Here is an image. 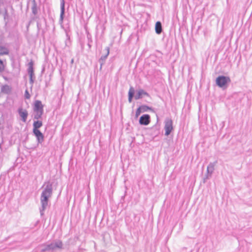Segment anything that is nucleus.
<instances>
[{
    "label": "nucleus",
    "mask_w": 252,
    "mask_h": 252,
    "mask_svg": "<svg viewBox=\"0 0 252 252\" xmlns=\"http://www.w3.org/2000/svg\"><path fill=\"white\" fill-rule=\"evenodd\" d=\"M53 186L50 182H48L43 188L40 196V202L41 207L40 208V213L41 216L44 215V211L47 208L48 205L49 199L52 195Z\"/></svg>",
    "instance_id": "1"
},
{
    "label": "nucleus",
    "mask_w": 252,
    "mask_h": 252,
    "mask_svg": "<svg viewBox=\"0 0 252 252\" xmlns=\"http://www.w3.org/2000/svg\"><path fill=\"white\" fill-rule=\"evenodd\" d=\"M42 122L37 120L34 121L33 123V133L36 137L38 143L41 144L44 139V136L43 133L39 130V128L42 126Z\"/></svg>",
    "instance_id": "2"
},
{
    "label": "nucleus",
    "mask_w": 252,
    "mask_h": 252,
    "mask_svg": "<svg viewBox=\"0 0 252 252\" xmlns=\"http://www.w3.org/2000/svg\"><path fill=\"white\" fill-rule=\"evenodd\" d=\"M63 244L60 240L54 241L50 244L44 245L42 246L41 252L53 251L57 249H62Z\"/></svg>",
    "instance_id": "3"
},
{
    "label": "nucleus",
    "mask_w": 252,
    "mask_h": 252,
    "mask_svg": "<svg viewBox=\"0 0 252 252\" xmlns=\"http://www.w3.org/2000/svg\"><path fill=\"white\" fill-rule=\"evenodd\" d=\"M231 82L230 78L228 76L220 75L219 76L216 80V84L221 88H226L228 84Z\"/></svg>",
    "instance_id": "4"
},
{
    "label": "nucleus",
    "mask_w": 252,
    "mask_h": 252,
    "mask_svg": "<svg viewBox=\"0 0 252 252\" xmlns=\"http://www.w3.org/2000/svg\"><path fill=\"white\" fill-rule=\"evenodd\" d=\"M164 124L165 135L168 136L173 129V121L170 118H166Z\"/></svg>",
    "instance_id": "5"
},
{
    "label": "nucleus",
    "mask_w": 252,
    "mask_h": 252,
    "mask_svg": "<svg viewBox=\"0 0 252 252\" xmlns=\"http://www.w3.org/2000/svg\"><path fill=\"white\" fill-rule=\"evenodd\" d=\"M217 163V161L214 162H210L207 168V175H206L205 178L204 179V183L206 181L205 180L209 179V176L211 177L214 170V167Z\"/></svg>",
    "instance_id": "6"
},
{
    "label": "nucleus",
    "mask_w": 252,
    "mask_h": 252,
    "mask_svg": "<svg viewBox=\"0 0 252 252\" xmlns=\"http://www.w3.org/2000/svg\"><path fill=\"white\" fill-rule=\"evenodd\" d=\"M139 123L141 125L147 126L150 123V116L148 114L142 115L139 119Z\"/></svg>",
    "instance_id": "7"
},
{
    "label": "nucleus",
    "mask_w": 252,
    "mask_h": 252,
    "mask_svg": "<svg viewBox=\"0 0 252 252\" xmlns=\"http://www.w3.org/2000/svg\"><path fill=\"white\" fill-rule=\"evenodd\" d=\"M18 113L21 118V120L24 123L26 122L28 116V111L20 107L18 109Z\"/></svg>",
    "instance_id": "8"
},
{
    "label": "nucleus",
    "mask_w": 252,
    "mask_h": 252,
    "mask_svg": "<svg viewBox=\"0 0 252 252\" xmlns=\"http://www.w3.org/2000/svg\"><path fill=\"white\" fill-rule=\"evenodd\" d=\"M65 13V1L64 0H61V13L60 16L59 22L61 24L63 23L64 15Z\"/></svg>",
    "instance_id": "9"
},
{
    "label": "nucleus",
    "mask_w": 252,
    "mask_h": 252,
    "mask_svg": "<svg viewBox=\"0 0 252 252\" xmlns=\"http://www.w3.org/2000/svg\"><path fill=\"white\" fill-rule=\"evenodd\" d=\"M33 109V111L43 112V105L42 104L41 101L38 100H35Z\"/></svg>",
    "instance_id": "10"
},
{
    "label": "nucleus",
    "mask_w": 252,
    "mask_h": 252,
    "mask_svg": "<svg viewBox=\"0 0 252 252\" xmlns=\"http://www.w3.org/2000/svg\"><path fill=\"white\" fill-rule=\"evenodd\" d=\"M143 95H146L147 96H149V94L147 92H145L143 89H140L139 90H138L137 91L136 94L134 96V98L136 100L140 99L142 98Z\"/></svg>",
    "instance_id": "11"
},
{
    "label": "nucleus",
    "mask_w": 252,
    "mask_h": 252,
    "mask_svg": "<svg viewBox=\"0 0 252 252\" xmlns=\"http://www.w3.org/2000/svg\"><path fill=\"white\" fill-rule=\"evenodd\" d=\"M33 63L32 61H31L28 64V73L30 76V78H35L34 74V70H33Z\"/></svg>",
    "instance_id": "12"
},
{
    "label": "nucleus",
    "mask_w": 252,
    "mask_h": 252,
    "mask_svg": "<svg viewBox=\"0 0 252 252\" xmlns=\"http://www.w3.org/2000/svg\"><path fill=\"white\" fill-rule=\"evenodd\" d=\"M105 51H106V54L104 55H102L99 60V63H100L101 66L105 62L109 54V52H110L109 47H107L105 48Z\"/></svg>",
    "instance_id": "13"
},
{
    "label": "nucleus",
    "mask_w": 252,
    "mask_h": 252,
    "mask_svg": "<svg viewBox=\"0 0 252 252\" xmlns=\"http://www.w3.org/2000/svg\"><path fill=\"white\" fill-rule=\"evenodd\" d=\"M9 53V49L7 47L0 45V56L7 55Z\"/></svg>",
    "instance_id": "14"
},
{
    "label": "nucleus",
    "mask_w": 252,
    "mask_h": 252,
    "mask_svg": "<svg viewBox=\"0 0 252 252\" xmlns=\"http://www.w3.org/2000/svg\"><path fill=\"white\" fill-rule=\"evenodd\" d=\"M140 109L142 110V112H147L149 110H150L151 112L156 113V112L155 110V109L153 108L152 107H149L146 105H142L140 106Z\"/></svg>",
    "instance_id": "15"
},
{
    "label": "nucleus",
    "mask_w": 252,
    "mask_h": 252,
    "mask_svg": "<svg viewBox=\"0 0 252 252\" xmlns=\"http://www.w3.org/2000/svg\"><path fill=\"white\" fill-rule=\"evenodd\" d=\"M155 31L157 34H160L162 31V25L160 22L158 21L156 23Z\"/></svg>",
    "instance_id": "16"
},
{
    "label": "nucleus",
    "mask_w": 252,
    "mask_h": 252,
    "mask_svg": "<svg viewBox=\"0 0 252 252\" xmlns=\"http://www.w3.org/2000/svg\"><path fill=\"white\" fill-rule=\"evenodd\" d=\"M134 95V90L133 87H131L128 92V102H131L133 97Z\"/></svg>",
    "instance_id": "17"
},
{
    "label": "nucleus",
    "mask_w": 252,
    "mask_h": 252,
    "mask_svg": "<svg viewBox=\"0 0 252 252\" xmlns=\"http://www.w3.org/2000/svg\"><path fill=\"white\" fill-rule=\"evenodd\" d=\"M43 114V112L42 111H33V119L34 120H39L41 118V117Z\"/></svg>",
    "instance_id": "18"
},
{
    "label": "nucleus",
    "mask_w": 252,
    "mask_h": 252,
    "mask_svg": "<svg viewBox=\"0 0 252 252\" xmlns=\"http://www.w3.org/2000/svg\"><path fill=\"white\" fill-rule=\"evenodd\" d=\"M1 91L2 92L8 94L10 92L11 88L8 85H5L1 87Z\"/></svg>",
    "instance_id": "19"
},
{
    "label": "nucleus",
    "mask_w": 252,
    "mask_h": 252,
    "mask_svg": "<svg viewBox=\"0 0 252 252\" xmlns=\"http://www.w3.org/2000/svg\"><path fill=\"white\" fill-rule=\"evenodd\" d=\"M152 129L153 130H154L155 131V133H154V134L155 135H157L159 133V128L156 126H154L153 127H152Z\"/></svg>",
    "instance_id": "20"
},
{
    "label": "nucleus",
    "mask_w": 252,
    "mask_h": 252,
    "mask_svg": "<svg viewBox=\"0 0 252 252\" xmlns=\"http://www.w3.org/2000/svg\"><path fill=\"white\" fill-rule=\"evenodd\" d=\"M142 113V110L140 109V107L139 106L136 110L135 112V117L137 118L140 114Z\"/></svg>",
    "instance_id": "21"
},
{
    "label": "nucleus",
    "mask_w": 252,
    "mask_h": 252,
    "mask_svg": "<svg viewBox=\"0 0 252 252\" xmlns=\"http://www.w3.org/2000/svg\"><path fill=\"white\" fill-rule=\"evenodd\" d=\"M4 69V65L3 61L0 59V72H2Z\"/></svg>",
    "instance_id": "22"
},
{
    "label": "nucleus",
    "mask_w": 252,
    "mask_h": 252,
    "mask_svg": "<svg viewBox=\"0 0 252 252\" xmlns=\"http://www.w3.org/2000/svg\"><path fill=\"white\" fill-rule=\"evenodd\" d=\"M66 40L65 41V45L66 46L68 45V43L70 42V36H69L68 33L66 34Z\"/></svg>",
    "instance_id": "23"
},
{
    "label": "nucleus",
    "mask_w": 252,
    "mask_h": 252,
    "mask_svg": "<svg viewBox=\"0 0 252 252\" xmlns=\"http://www.w3.org/2000/svg\"><path fill=\"white\" fill-rule=\"evenodd\" d=\"M32 12L34 15L37 14V11L35 5H34L32 7Z\"/></svg>",
    "instance_id": "24"
},
{
    "label": "nucleus",
    "mask_w": 252,
    "mask_h": 252,
    "mask_svg": "<svg viewBox=\"0 0 252 252\" xmlns=\"http://www.w3.org/2000/svg\"><path fill=\"white\" fill-rule=\"evenodd\" d=\"M30 94L27 90L25 91V97L26 99H29L30 98Z\"/></svg>",
    "instance_id": "25"
},
{
    "label": "nucleus",
    "mask_w": 252,
    "mask_h": 252,
    "mask_svg": "<svg viewBox=\"0 0 252 252\" xmlns=\"http://www.w3.org/2000/svg\"><path fill=\"white\" fill-rule=\"evenodd\" d=\"M87 38L88 39V41L92 42V36L90 34L88 33L87 34Z\"/></svg>",
    "instance_id": "26"
},
{
    "label": "nucleus",
    "mask_w": 252,
    "mask_h": 252,
    "mask_svg": "<svg viewBox=\"0 0 252 252\" xmlns=\"http://www.w3.org/2000/svg\"><path fill=\"white\" fill-rule=\"evenodd\" d=\"M34 78H30V83L32 85L34 83Z\"/></svg>",
    "instance_id": "27"
},
{
    "label": "nucleus",
    "mask_w": 252,
    "mask_h": 252,
    "mask_svg": "<svg viewBox=\"0 0 252 252\" xmlns=\"http://www.w3.org/2000/svg\"><path fill=\"white\" fill-rule=\"evenodd\" d=\"M92 42H90V41H88V46L89 47V48H91V43Z\"/></svg>",
    "instance_id": "28"
},
{
    "label": "nucleus",
    "mask_w": 252,
    "mask_h": 252,
    "mask_svg": "<svg viewBox=\"0 0 252 252\" xmlns=\"http://www.w3.org/2000/svg\"><path fill=\"white\" fill-rule=\"evenodd\" d=\"M4 78L5 80L7 79L6 77H4Z\"/></svg>",
    "instance_id": "29"
}]
</instances>
